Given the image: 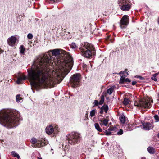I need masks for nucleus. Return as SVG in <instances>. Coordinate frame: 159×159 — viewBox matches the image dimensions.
Wrapping results in <instances>:
<instances>
[{
  "instance_id": "obj_35",
  "label": "nucleus",
  "mask_w": 159,
  "mask_h": 159,
  "mask_svg": "<svg viewBox=\"0 0 159 159\" xmlns=\"http://www.w3.org/2000/svg\"><path fill=\"white\" fill-rule=\"evenodd\" d=\"M123 131L122 129H120L117 133V134L118 135H122L123 134Z\"/></svg>"
},
{
  "instance_id": "obj_38",
  "label": "nucleus",
  "mask_w": 159,
  "mask_h": 159,
  "mask_svg": "<svg viewBox=\"0 0 159 159\" xmlns=\"http://www.w3.org/2000/svg\"><path fill=\"white\" fill-rule=\"evenodd\" d=\"M94 103L95 104V106H98L99 104V102L97 100H94Z\"/></svg>"
},
{
  "instance_id": "obj_21",
  "label": "nucleus",
  "mask_w": 159,
  "mask_h": 159,
  "mask_svg": "<svg viewBox=\"0 0 159 159\" xmlns=\"http://www.w3.org/2000/svg\"><path fill=\"white\" fill-rule=\"evenodd\" d=\"M16 101L17 102H22L23 101L22 99L20 97V94L17 95L16 97Z\"/></svg>"
},
{
  "instance_id": "obj_33",
  "label": "nucleus",
  "mask_w": 159,
  "mask_h": 159,
  "mask_svg": "<svg viewBox=\"0 0 159 159\" xmlns=\"http://www.w3.org/2000/svg\"><path fill=\"white\" fill-rule=\"evenodd\" d=\"M125 128L127 131H130L133 129L130 128V125H127L125 126Z\"/></svg>"
},
{
  "instance_id": "obj_8",
  "label": "nucleus",
  "mask_w": 159,
  "mask_h": 159,
  "mask_svg": "<svg viewBox=\"0 0 159 159\" xmlns=\"http://www.w3.org/2000/svg\"><path fill=\"white\" fill-rule=\"evenodd\" d=\"M129 17L127 15H124L120 20V27L121 28H125L129 23Z\"/></svg>"
},
{
  "instance_id": "obj_10",
  "label": "nucleus",
  "mask_w": 159,
  "mask_h": 159,
  "mask_svg": "<svg viewBox=\"0 0 159 159\" xmlns=\"http://www.w3.org/2000/svg\"><path fill=\"white\" fill-rule=\"evenodd\" d=\"M120 9L124 11H127L130 9L131 7V5L130 2L122 5V6H120Z\"/></svg>"
},
{
  "instance_id": "obj_4",
  "label": "nucleus",
  "mask_w": 159,
  "mask_h": 159,
  "mask_svg": "<svg viewBox=\"0 0 159 159\" xmlns=\"http://www.w3.org/2000/svg\"><path fill=\"white\" fill-rule=\"evenodd\" d=\"M67 140L69 144L74 145L79 143L81 140V134L77 132H72L66 135Z\"/></svg>"
},
{
  "instance_id": "obj_34",
  "label": "nucleus",
  "mask_w": 159,
  "mask_h": 159,
  "mask_svg": "<svg viewBox=\"0 0 159 159\" xmlns=\"http://www.w3.org/2000/svg\"><path fill=\"white\" fill-rule=\"evenodd\" d=\"M105 133L106 135L107 136L110 135L111 133L110 130H108V129L107 130H105Z\"/></svg>"
},
{
  "instance_id": "obj_15",
  "label": "nucleus",
  "mask_w": 159,
  "mask_h": 159,
  "mask_svg": "<svg viewBox=\"0 0 159 159\" xmlns=\"http://www.w3.org/2000/svg\"><path fill=\"white\" fill-rule=\"evenodd\" d=\"M130 2L129 0H118V4L119 6H122V5L124 4H127Z\"/></svg>"
},
{
  "instance_id": "obj_20",
  "label": "nucleus",
  "mask_w": 159,
  "mask_h": 159,
  "mask_svg": "<svg viewBox=\"0 0 159 159\" xmlns=\"http://www.w3.org/2000/svg\"><path fill=\"white\" fill-rule=\"evenodd\" d=\"M20 53L22 54H25V49L23 45H21L20 47Z\"/></svg>"
},
{
  "instance_id": "obj_39",
  "label": "nucleus",
  "mask_w": 159,
  "mask_h": 159,
  "mask_svg": "<svg viewBox=\"0 0 159 159\" xmlns=\"http://www.w3.org/2000/svg\"><path fill=\"white\" fill-rule=\"evenodd\" d=\"M131 81L128 78H126L124 81L125 82H130Z\"/></svg>"
},
{
  "instance_id": "obj_23",
  "label": "nucleus",
  "mask_w": 159,
  "mask_h": 159,
  "mask_svg": "<svg viewBox=\"0 0 159 159\" xmlns=\"http://www.w3.org/2000/svg\"><path fill=\"white\" fill-rule=\"evenodd\" d=\"M38 140L35 138H33L31 139V142L32 144L35 145L37 143Z\"/></svg>"
},
{
  "instance_id": "obj_30",
  "label": "nucleus",
  "mask_w": 159,
  "mask_h": 159,
  "mask_svg": "<svg viewBox=\"0 0 159 159\" xmlns=\"http://www.w3.org/2000/svg\"><path fill=\"white\" fill-rule=\"evenodd\" d=\"M42 140L43 141V146L47 145L48 143V140L46 139L45 138L42 139Z\"/></svg>"
},
{
  "instance_id": "obj_37",
  "label": "nucleus",
  "mask_w": 159,
  "mask_h": 159,
  "mask_svg": "<svg viewBox=\"0 0 159 159\" xmlns=\"http://www.w3.org/2000/svg\"><path fill=\"white\" fill-rule=\"evenodd\" d=\"M154 118L156 120V122H158L159 121V117L157 115H155L154 116Z\"/></svg>"
},
{
  "instance_id": "obj_40",
  "label": "nucleus",
  "mask_w": 159,
  "mask_h": 159,
  "mask_svg": "<svg viewBox=\"0 0 159 159\" xmlns=\"http://www.w3.org/2000/svg\"><path fill=\"white\" fill-rule=\"evenodd\" d=\"M136 81H133L132 83V84L133 85H134L136 84Z\"/></svg>"
},
{
  "instance_id": "obj_47",
  "label": "nucleus",
  "mask_w": 159,
  "mask_h": 159,
  "mask_svg": "<svg viewBox=\"0 0 159 159\" xmlns=\"http://www.w3.org/2000/svg\"><path fill=\"white\" fill-rule=\"evenodd\" d=\"M98 134L101 135V134H100L99 133H98Z\"/></svg>"
},
{
  "instance_id": "obj_11",
  "label": "nucleus",
  "mask_w": 159,
  "mask_h": 159,
  "mask_svg": "<svg viewBox=\"0 0 159 159\" xmlns=\"http://www.w3.org/2000/svg\"><path fill=\"white\" fill-rule=\"evenodd\" d=\"M143 126L144 130H148L153 128V123L147 122L143 123Z\"/></svg>"
},
{
  "instance_id": "obj_12",
  "label": "nucleus",
  "mask_w": 159,
  "mask_h": 159,
  "mask_svg": "<svg viewBox=\"0 0 159 159\" xmlns=\"http://www.w3.org/2000/svg\"><path fill=\"white\" fill-rule=\"evenodd\" d=\"M127 70L126 69L125 71H121L119 73V74H123V75L121 76V78L120 81V83L121 84H123L124 83V81L125 80V77L128 75V73L127 72Z\"/></svg>"
},
{
  "instance_id": "obj_44",
  "label": "nucleus",
  "mask_w": 159,
  "mask_h": 159,
  "mask_svg": "<svg viewBox=\"0 0 159 159\" xmlns=\"http://www.w3.org/2000/svg\"><path fill=\"white\" fill-rule=\"evenodd\" d=\"M157 23L159 25V17L157 19Z\"/></svg>"
},
{
  "instance_id": "obj_9",
  "label": "nucleus",
  "mask_w": 159,
  "mask_h": 159,
  "mask_svg": "<svg viewBox=\"0 0 159 159\" xmlns=\"http://www.w3.org/2000/svg\"><path fill=\"white\" fill-rule=\"evenodd\" d=\"M17 38L15 36H11L7 39V43L11 46L15 47L17 44Z\"/></svg>"
},
{
  "instance_id": "obj_6",
  "label": "nucleus",
  "mask_w": 159,
  "mask_h": 159,
  "mask_svg": "<svg viewBox=\"0 0 159 159\" xmlns=\"http://www.w3.org/2000/svg\"><path fill=\"white\" fill-rule=\"evenodd\" d=\"M46 133L49 135L52 134L53 136H55L58 134L60 131V128L57 125H49L46 127L45 129Z\"/></svg>"
},
{
  "instance_id": "obj_41",
  "label": "nucleus",
  "mask_w": 159,
  "mask_h": 159,
  "mask_svg": "<svg viewBox=\"0 0 159 159\" xmlns=\"http://www.w3.org/2000/svg\"><path fill=\"white\" fill-rule=\"evenodd\" d=\"M139 78L141 80H142L143 79V77H141V76H139Z\"/></svg>"
},
{
  "instance_id": "obj_3",
  "label": "nucleus",
  "mask_w": 159,
  "mask_h": 159,
  "mask_svg": "<svg viewBox=\"0 0 159 159\" xmlns=\"http://www.w3.org/2000/svg\"><path fill=\"white\" fill-rule=\"evenodd\" d=\"M79 49L81 55L84 57L90 58L95 55V48L90 43H84L82 44Z\"/></svg>"
},
{
  "instance_id": "obj_27",
  "label": "nucleus",
  "mask_w": 159,
  "mask_h": 159,
  "mask_svg": "<svg viewBox=\"0 0 159 159\" xmlns=\"http://www.w3.org/2000/svg\"><path fill=\"white\" fill-rule=\"evenodd\" d=\"M129 100L128 98H125L124 99L123 104L125 105H127L129 103Z\"/></svg>"
},
{
  "instance_id": "obj_48",
  "label": "nucleus",
  "mask_w": 159,
  "mask_h": 159,
  "mask_svg": "<svg viewBox=\"0 0 159 159\" xmlns=\"http://www.w3.org/2000/svg\"><path fill=\"white\" fill-rule=\"evenodd\" d=\"M158 114H159V111L158 112Z\"/></svg>"
},
{
  "instance_id": "obj_5",
  "label": "nucleus",
  "mask_w": 159,
  "mask_h": 159,
  "mask_svg": "<svg viewBox=\"0 0 159 159\" xmlns=\"http://www.w3.org/2000/svg\"><path fill=\"white\" fill-rule=\"evenodd\" d=\"M153 100L151 98H146L135 102L134 105L138 108H149L151 107Z\"/></svg>"
},
{
  "instance_id": "obj_45",
  "label": "nucleus",
  "mask_w": 159,
  "mask_h": 159,
  "mask_svg": "<svg viewBox=\"0 0 159 159\" xmlns=\"http://www.w3.org/2000/svg\"><path fill=\"white\" fill-rule=\"evenodd\" d=\"M157 136L159 138V133L157 134Z\"/></svg>"
},
{
  "instance_id": "obj_31",
  "label": "nucleus",
  "mask_w": 159,
  "mask_h": 159,
  "mask_svg": "<svg viewBox=\"0 0 159 159\" xmlns=\"http://www.w3.org/2000/svg\"><path fill=\"white\" fill-rule=\"evenodd\" d=\"M70 47H71V48L73 49L76 48H77V46L76 45V44L74 43H71V44L70 45Z\"/></svg>"
},
{
  "instance_id": "obj_14",
  "label": "nucleus",
  "mask_w": 159,
  "mask_h": 159,
  "mask_svg": "<svg viewBox=\"0 0 159 159\" xmlns=\"http://www.w3.org/2000/svg\"><path fill=\"white\" fill-rule=\"evenodd\" d=\"M26 79V77L25 75H20L18 77L16 82L18 84H20L22 83V81L25 80Z\"/></svg>"
},
{
  "instance_id": "obj_25",
  "label": "nucleus",
  "mask_w": 159,
  "mask_h": 159,
  "mask_svg": "<svg viewBox=\"0 0 159 159\" xmlns=\"http://www.w3.org/2000/svg\"><path fill=\"white\" fill-rule=\"evenodd\" d=\"M11 154L14 157H16L18 159L20 158V156L15 151H12L11 152Z\"/></svg>"
},
{
  "instance_id": "obj_2",
  "label": "nucleus",
  "mask_w": 159,
  "mask_h": 159,
  "mask_svg": "<svg viewBox=\"0 0 159 159\" xmlns=\"http://www.w3.org/2000/svg\"><path fill=\"white\" fill-rule=\"evenodd\" d=\"M22 119L19 113L13 109H3L0 111V124L8 128L17 126Z\"/></svg>"
},
{
  "instance_id": "obj_36",
  "label": "nucleus",
  "mask_w": 159,
  "mask_h": 159,
  "mask_svg": "<svg viewBox=\"0 0 159 159\" xmlns=\"http://www.w3.org/2000/svg\"><path fill=\"white\" fill-rule=\"evenodd\" d=\"M27 38L29 39H32L33 37V35L31 33H29L27 35Z\"/></svg>"
},
{
  "instance_id": "obj_16",
  "label": "nucleus",
  "mask_w": 159,
  "mask_h": 159,
  "mask_svg": "<svg viewBox=\"0 0 159 159\" xmlns=\"http://www.w3.org/2000/svg\"><path fill=\"white\" fill-rule=\"evenodd\" d=\"M43 144L42 139L41 140L38 139L36 145H34V146H36L38 147H40L43 146Z\"/></svg>"
},
{
  "instance_id": "obj_26",
  "label": "nucleus",
  "mask_w": 159,
  "mask_h": 159,
  "mask_svg": "<svg viewBox=\"0 0 159 159\" xmlns=\"http://www.w3.org/2000/svg\"><path fill=\"white\" fill-rule=\"evenodd\" d=\"M104 101V97L103 95L101 96L100 98V100L99 102V104L102 105L103 104Z\"/></svg>"
},
{
  "instance_id": "obj_43",
  "label": "nucleus",
  "mask_w": 159,
  "mask_h": 159,
  "mask_svg": "<svg viewBox=\"0 0 159 159\" xmlns=\"http://www.w3.org/2000/svg\"><path fill=\"white\" fill-rule=\"evenodd\" d=\"M38 159H42L40 156H39V157H38Z\"/></svg>"
},
{
  "instance_id": "obj_28",
  "label": "nucleus",
  "mask_w": 159,
  "mask_h": 159,
  "mask_svg": "<svg viewBox=\"0 0 159 159\" xmlns=\"http://www.w3.org/2000/svg\"><path fill=\"white\" fill-rule=\"evenodd\" d=\"M158 73H155L151 77V79L154 80L155 81H157V79L156 78V77L157 75H158Z\"/></svg>"
},
{
  "instance_id": "obj_1",
  "label": "nucleus",
  "mask_w": 159,
  "mask_h": 159,
  "mask_svg": "<svg viewBox=\"0 0 159 159\" xmlns=\"http://www.w3.org/2000/svg\"><path fill=\"white\" fill-rule=\"evenodd\" d=\"M56 61L51 63V57L45 54L34 61L31 69L28 71L30 84L37 90L48 87H53L61 82L70 70L73 60L69 53L64 50H51Z\"/></svg>"
},
{
  "instance_id": "obj_7",
  "label": "nucleus",
  "mask_w": 159,
  "mask_h": 159,
  "mask_svg": "<svg viewBox=\"0 0 159 159\" xmlns=\"http://www.w3.org/2000/svg\"><path fill=\"white\" fill-rule=\"evenodd\" d=\"M80 79V75L79 73L75 74L71 77L70 81L73 87L79 85Z\"/></svg>"
},
{
  "instance_id": "obj_22",
  "label": "nucleus",
  "mask_w": 159,
  "mask_h": 159,
  "mask_svg": "<svg viewBox=\"0 0 159 159\" xmlns=\"http://www.w3.org/2000/svg\"><path fill=\"white\" fill-rule=\"evenodd\" d=\"M101 109L104 110L105 113H107L108 110V106L106 105H104L101 107Z\"/></svg>"
},
{
  "instance_id": "obj_19",
  "label": "nucleus",
  "mask_w": 159,
  "mask_h": 159,
  "mask_svg": "<svg viewBox=\"0 0 159 159\" xmlns=\"http://www.w3.org/2000/svg\"><path fill=\"white\" fill-rule=\"evenodd\" d=\"M120 120L121 123L124 124L125 123V118L124 115L122 114L120 116Z\"/></svg>"
},
{
  "instance_id": "obj_18",
  "label": "nucleus",
  "mask_w": 159,
  "mask_h": 159,
  "mask_svg": "<svg viewBox=\"0 0 159 159\" xmlns=\"http://www.w3.org/2000/svg\"><path fill=\"white\" fill-rule=\"evenodd\" d=\"M94 126L96 129L99 132H102V129L100 128L98 123H95L94 124Z\"/></svg>"
},
{
  "instance_id": "obj_24",
  "label": "nucleus",
  "mask_w": 159,
  "mask_h": 159,
  "mask_svg": "<svg viewBox=\"0 0 159 159\" xmlns=\"http://www.w3.org/2000/svg\"><path fill=\"white\" fill-rule=\"evenodd\" d=\"M114 87H111L110 88L107 89V93L108 94L111 95L112 93Z\"/></svg>"
},
{
  "instance_id": "obj_29",
  "label": "nucleus",
  "mask_w": 159,
  "mask_h": 159,
  "mask_svg": "<svg viewBox=\"0 0 159 159\" xmlns=\"http://www.w3.org/2000/svg\"><path fill=\"white\" fill-rule=\"evenodd\" d=\"M95 110H92L90 112V116L91 117H92L93 116H95Z\"/></svg>"
},
{
  "instance_id": "obj_46",
  "label": "nucleus",
  "mask_w": 159,
  "mask_h": 159,
  "mask_svg": "<svg viewBox=\"0 0 159 159\" xmlns=\"http://www.w3.org/2000/svg\"><path fill=\"white\" fill-rule=\"evenodd\" d=\"M53 150V149H51V151L52 152V151Z\"/></svg>"
},
{
  "instance_id": "obj_42",
  "label": "nucleus",
  "mask_w": 159,
  "mask_h": 159,
  "mask_svg": "<svg viewBox=\"0 0 159 159\" xmlns=\"http://www.w3.org/2000/svg\"><path fill=\"white\" fill-rule=\"evenodd\" d=\"M103 110H101V111H100V113H102L103 112Z\"/></svg>"
},
{
  "instance_id": "obj_32",
  "label": "nucleus",
  "mask_w": 159,
  "mask_h": 159,
  "mask_svg": "<svg viewBox=\"0 0 159 159\" xmlns=\"http://www.w3.org/2000/svg\"><path fill=\"white\" fill-rule=\"evenodd\" d=\"M117 130V129L115 127H110L108 128V130H110V131H116Z\"/></svg>"
},
{
  "instance_id": "obj_13",
  "label": "nucleus",
  "mask_w": 159,
  "mask_h": 159,
  "mask_svg": "<svg viewBox=\"0 0 159 159\" xmlns=\"http://www.w3.org/2000/svg\"><path fill=\"white\" fill-rule=\"evenodd\" d=\"M99 121L100 122L99 123L102 126V125H104L106 126L107 125L108 122L109 120L107 119L103 118L102 119L98 118Z\"/></svg>"
},
{
  "instance_id": "obj_17",
  "label": "nucleus",
  "mask_w": 159,
  "mask_h": 159,
  "mask_svg": "<svg viewBox=\"0 0 159 159\" xmlns=\"http://www.w3.org/2000/svg\"><path fill=\"white\" fill-rule=\"evenodd\" d=\"M147 151L149 153L151 154H154L155 152L154 148L151 147H148L147 148Z\"/></svg>"
}]
</instances>
